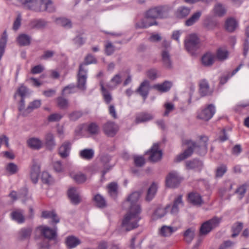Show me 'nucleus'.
<instances>
[{
    "instance_id": "nucleus-1",
    "label": "nucleus",
    "mask_w": 249,
    "mask_h": 249,
    "mask_svg": "<svg viewBox=\"0 0 249 249\" xmlns=\"http://www.w3.org/2000/svg\"><path fill=\"white\" fill-rule=\"evenodd\" d=\"M173 10V6L170 4L160 5L150 9L145 14V17L136 23L138 28H146L154 25H157L155 20L149 21L150 19H163L168 18Z\"/></svg>"
},
{
    "instance_id": "nucleus-2",
    "label": "nucleus",
    "mask_w": 249,
    "mask_h": 249,
    "mask_svg": "<svg viewBox=\"0 0 249 249\" xmlns=\"http://www.w3.org/2000/svg\"><path fill=\"white\" fill-rule=\"evenodd\" d=\"M208 140L207 137L201 136L197 142L192 140L186 141L185 144L187 145V148L177 157L176 161L178 162L188 158L191 156L194 151L200 155H205L207 150Z\"/></svg>"
},
{
    "instance_id": "nucleus-3",
    "label": "nucleus",
    "mask_w": 249,
    "mask_h": 249,
    "mask_svg": "<svg viewBox=\"0 0 249 249\" xmlns=\"http://www.w3.org/2000/svg\"><path fill=\"white\" fill-rule=\"evenodd\" d=\"M18 0L24 8L36 12L47 11L49 12H53L55 10L51 0Z\"/></svg>"
},
{
    "instance_id": "nucleus-4",
    "label": "nucleus",
    "mask_w": 249,
    "mask_h": 249,
    "mask_svg": "<svg viewBox=\"0 0 249 249\" xmlns=\"http://www.w3.org/2000/svg\"><path fill=\"white\" fill-rule=\"evenodd\" d=\"M141 209L137 207L136 210L129 209L128 212L124 216L122 221V227L127 231L132 230L139 226L138 222L141 219Z\"/></svg>"
},
{
    "instance_id": "nucleus-5",
    "label": "nucleus",
    "mask_w": 249,
    "mask_h": 249,
    "mask_svg": "<svg viewBox=\"0 0 249 249\" xmlns=\"http://www.w3.org/2000/svg\"><path fill=\"white\" fill-rule=\"evenodd\" d=\"M221 221V218L215 216L204 222L200 227L198 241L200 242L203 237L218 227Z\"/></svg>"
},
{
    "instance_id": "nucleus-6",
    "label": "nucleus",
    "mask_w": 249,
    "mask_h": 249,
    "mask_svg": "<svg viewBox=\"0 0 249 249\" xmlns=\"http://www.w3.org/2000/svg\"><path fill=\"white\" fill-rule=\"evenodd\" d=\"M199 39L196 35L193 34L189 35L185 40V46L187 51L193 53L199 47Z\"/></svg>"
},
{
    "instance_id": "nucleus-7",
    "label": "nucleus",
    "mask_w": 249,
    "mask_h": 249,
    "mask_svg": "<svg viewBox=\"0 0 249 249\" xmlns=\"http://www.w3.org/2000/svg\"><path fill=\"white\" fill-rule=\"evenodd\" d=\"M88 69L84 68V65H80L77 74V88L82 90L86 89V81L87 78Z\"/></svg>"
},
{
    "instance_id": "nucleus-8",
    "label": "nucleus",
    "mask_w": 249,
    "mask_h": 249,
    "mask_svg": "<svg viewBox=\"0 0 249 249\" xmlns=\"http://www.w3.org/2000/svg\"><path fill=\"white\" fill-rule=\"evenodd\" d=\"M141 193L139 192H134L130 195L127 197L126 200L124 203V206H129V209L136 210V208L139 207L141 209L138 201L140 197Z\"/></svg>"
},
{
    "instance_id": "nucleus-9",
    "label": "nucleus",
    "mask_w": 249,
    "mask_h": 249,
    "mask_svg": "<svg viewBox=\"0 0 249 249\" xmlns=\"http://www.w3.org/2000/svg\"><path fill=\"white\" fill-rule=\"evenodd\" d=\"M181 178L176 171L170 172L166 178V186L170 188L177 187L180 184Z\"/></svg>"
},
{
    "instance_id": "nucleus-10",
    "label": "nucleus",
    "mask_w": 249,
    "mask_h": 249,
    "mask_svg": "<svg viewBox=\"0 0 249 249\" xmlns=\"http://www.w3.org/2000/svg\"><path fill=\"white\" fill-rule=\"evenodd\" d=\"M215 112V107L213 104H210L198 114L197 117L204 121H208L213 117Z\"/></svg>"
},
{
    "instance_id": "nucleus-11",
    "label": "nucleus",
    "mask_w": 249,
    "mask_h": 249,
    "mask_svg": "<svg viewBox=\"0 0 249 249\" xmlns=\"http://www.w3.org/2000/svg\"><path fill=\"white\" fill-rule=\"evenodd\" d=\"M36 231L39 232L44 237L49 239H53L56 236L55 228L52 229L47 226H40L36 229Z\"/></svg>"
},
{
    "instance_id": "nucleus-12",
    "label": "nucleus",
    "mask_w": 249,
    "mask_h": 249,
    "mask_svg": "<svg viewBox=\"0 0 249 249\" xmlns=\"http://www.w3.org/2000/svg\"><path fill=\"white\" fill-rule=\"evenodd\" d=\"M103 131L108 137H114L119 130L118 126L114 123L108 121L103 125Z\"/></svg>"
},
{
    "instance_id": "nucleus-13",
    "label": "nucleus",
    "mask_w": 249,
    "mask_h": 249,
    "mask_svg": "<svg viewBox=\"0 0 249 249\" xmlns=\"http://www.w3.org/2000/svg\"><path fill=\"white\" fill-rule=\"evenodd\" d=\"M184 206V203L182 200V196L179 195L176 197L173 202V204L170 208V213L173 215H177L180 208Z\"/></svg>"
},
{
    "instance_id": "nucleus-14",
    "label": "nucleus",
    "mask_w": 249,
    "mask_h": 249,
    "mask_svg": "<svg viewBox=\"0 0 249 249\" xmlns=\"http://www.w3.org/2000/svg\"><path fill=\"white\" fill-rule=\"evenodd\" d=\"M151 88L150 82L147 80H145L141 83L136 91L138 92L143 98V100L145 101L148 95Z\"/></svg>"
},
{
    "instance_id": "nucleus-15",
    "label": "nucleus",
    "mask_w": 249,
    "mask_h": 249,
    "mask_svg": "<svg viewBox=\"0 0 249 249\" xmlns=\"http://www.w3.org/2000/svg\"><path fill=\"white\" fill-rule=\"evenodd\" d=\"M40 173V165L38 162L34 160L33 164L31 168L30 178L34 183L38 181V178Z\"/></svg>"
},
{
    "instance_id": "nucleus-16",
    "label": "nucleus",
    "mask_w": 249,
    "mask_h": 249,
    "mask_svg": "<svg viewBox=\"0 0 249 249\" xmlns=\"http://www.w3.org/2000/svg\"><path fill=\"white\" fill-rule=\"evenodd\" d=\"M219 26L218 21L212 16H208L203 20V26L208 31H213Z\"/></svg>"
},
{
    "instance_id": "nucleus-17",
    "label": "nucleus",
    "mask_w": 249,
    "mask_h": 249,
    "mask_svg": "<svg viewBox=\"0 0 249 249\" xmlns=\"http://www.w3.org/2000/svg\"><path fill=\"white\" fill-rule=\"evenodd\" d=\"M147 153H150L149 160L152 162H156L160 160L162 157L161 150L159 149V144L155 143L151 147L150 151Z\"/></svg>"
},
{
    "instance_id": "nucleus-18",
    "label": "nucleus",
    "mask_w": 249,
    "mask_h": 249,
    "mask_svg": "<svg viewBox=\"0 0 249 249\" xmlns=\"http://www.w3.org/2000/svg\"><path fill=\"white\" fill-rule=\"evenodd\" d=\"M111 160V157L107 154L104 155L101 157V161L103 165V169L102 170L103 177L114 166V165H110L108 164Z\"/></svg>"
},
{
    "instance_id": "nucleus-19",
    "label": "nucleus",
    "mask_w": 249,
    "mask_h": 249,
    "mask_svg": "<svg viewBox=\"0 0 249 249\" xmlns=\"http://www.w3.org/2000/svg\"><path fill=\"white\" fill-rule=\"evenodd\" d=\"M68 195L72 204L77 205L80 202L81 197L80 196V193L76 189L74 188H71L68 191Z\"/></svg>"
},
{
    "instance_id": "nucleus-20",
    "label": "nucleus",
    "mask_w": 249,
    "mask_h": 249,
    "mask_svg": "<svg viewBox=\"0 0 249 249\" xmlns=\"http://www.w3.org/2000/svg\"><path fill=\"white\" fill-rule=\"evenodd\" d=\"M161 61L163 66L167 69L172 68V61L168 51L162 50L161 53Z\"/></svg>"
},
{
    "instance_id": "nucleus-21",
    "label": "nucleus",
    "mask_w": 249,
    "mask_h": 249,
    "mask_svg": "<svg viewBox=\"0 0 249 249\" xmlns=\"http://www.w3.org/2000/svg\"><path fill=\"white\" fill-rule=\"evenodd\" d=\"M188 199L194 205L200 206L203 203L201 196L197 193L192 192L189 194Z\"/></svg>"
},
{
    "instance_id": "nucleus-22",
    "label": "nucleus",
    "mask_w": 249,
    "mask_h": 249,
    "mask_svg": "<svg viewBox=\"0 0 249 249\" xmlns=\"http://www.w3.org/2000/svg\"><path fill=\"white\" fill-rule=\"evenodd\" d=\"M173 84L172 82L165 81L161 84H155L152 88L156 89L160 92H166L170 90Z\"/></svg>"
},
{
    "instance_id": "nucleus-23",
    "label": "nucleus",
    "mask_w": 249,
    "mask_h": 249,
    "mask_svg": "<svg viewBox=\"0 0 249 249\" xmlns=\"http://www.w3.org/2000/svg\"><path fill=\"white\" fill-rule=\"evenodd\" d=\"M48 22L43 19H36L31 20L29 23V27L31 29H41L45 28Z\"/></svg>"
},
{
    "instance_id": "nucleus-24",
    "label": "nucleus",
    "mask_w": 249,
    "mask_h": 249,
    "mask_svg": "<svg viewBox=\"0 0 249 249\" xmlns=\"http://www.w3.org/2000/svg\"><path fill=\"white\" fill-rule=\"evenodd\" d=\"M27 142L29 147L35 150L40 149L43 145L42 141L40 139L36 137L29 139Z\"/></svg>"
},
{
    "instance_id": "nucleus-25",
    "label": "nucleus",
    "mask_w": 249,
    "mask_h": 249,
    "mask_svg": "<svg viewBox=\"0 0 249 249\" xmlns=\"http://www.w3.org/2000/svg\"><path fill=\"white\" fill-rule=\"evenodd\" d=\"M190 8L186 6H180L175 12V16L178 19L186 18L190 13Z\"/></svg>"
},
{
    "instance_id": "nucleus-26",
    "label": "nucleus",
    "mask_w": 249,
    "mask_h": 249,
    "mask_svg": "<svg viewBox=\"0 0 249 249\" xmlns=\"http://www.w3.org/2000/svg\"><path fill=\"white\" fill-rule=\"evenodd\" d=\"M45 144L50 150H52L54 148L56 145L54 136L53 134L48 132L45 135Z\"/></svg>"
},
{
    "instance_id": "nucleus-27",
    "label": "nucleus",
    "mask_w": 249,
    "mask_h": 249,
    "mask_svg": "<svg viewBox=\"0 0 249 249\" xmlns=\"http://www.w3.org/2000/svg\"><path fill=\"white\" fill-rule=\"evenodd\" d=\"M71 148V143L69 142H65L60 147L59 149V154L61 157L65 158L67 157Z\"/></svg>"
},
{
    "instance_id": "nucleus-28",
    "label": "nucleus",
    "mask_w": 249,
    "mask_h": 249,
    "mask_svg": "<svg viewBox=\"0 0 249 249\" xmlns=\"http://www.w3.org/2000/svg\"><path fill=\"white\" fill-rule=\"evenodd\" d=\"M202 12L201 11H197L185 21V24L187 26H191L197 22L202 15Z\"/></svg>"
},
{
    "instance_id": "nucleus-29",
    "label": "nucleus",
    "mask_w": 249,
    "mask_h": 249,
    "mask_svg": "<svg viewBox=\"0 0 249 249\" xmlns=\"http://www.w3.org/2000/svg\"><path fill=\"white\" fill-rule=\"evenodd\" d=\"M215 56L214 54L207 53L202 57L201 61L203 65L205 66H211L213 63Z\"/></svg>"
},
{
    "instance_id": "nucleus-30",
    "label": "nucleus",
    "mask_w": 249,
    "mask_h": 249,
    "mask_svg": "<svg viewBox=\"0 0 249 249\" xmlns=\"http://www.w3.org/2000/svg\"><path fill=\"white\" fill-rule=\"evenodd\" d=\"M32 232V229L26 227L21 229L18 233V237L20 240H23L30 238Z\"/></svg>"
},
{
    "instance_id": "nucleus-31",
    "label": "nucleus",
    "mask_w": 249,
    "mask_h": 249,
    "mask_svg": "<svg viewBox=\"0 0 249 249\" xmlns=\"http://www.w3.org/2000/svg\"><path fill=\"white\" fill-rule=\"evenodd\" d=\"M11 217L13 220L18 223H22L24 222L25 218L23 215V211L21 210H17L13 211L11 214Z\"/></svg>"
},
{
    "instance_id": "nucleus-32",
    "label": "nucleus",
    "mask_w": 249,
    "mask_h": 249,
    "mask_svg": "<svg viewBox=\"0 0 249 249\" xmlns=\"http://www.w3.org/2000/svg\"><path fill=\"white\" fill-rule=\"evenodd\" d=\"M153 116L149 113L142 112L138 114L136 118V124L145 122L153 119Z\"/></svg>"
},
{
    "instance_id": "nucleus-33",
    "label": "nucleus",
    "mask_w": 249,
    "mask_h": 249,
    "mask_svg": "<svg viewBox=\"0 0 249 249\" xmlns=\"http://www.w3.org/2000/svg\"><path fill=\"white\" fill-rule=\"evenodd\" d=\"M170 205H167L165 208L158 207L154 212L152 215V219L153 220H156L164 216L166 213L167 209H168Z\"/></svg>"
},
{
    "instance_id": "nucleus-34",
    "label": "nucleus",
    "mask_w": 249,
    "mask_h": 249,
    "mask_svg": "<svg viewBox=\"0 0 249 249\" xmlns=\"http://www.w3.org/2000/svg\"><path fill=\"white\" fill-rule=\"evenodd\" d=\"M229 52L223 48H219L217 50L216 53V59L220 61H223L228 58Z\"/></svg>"
},
{
    "instance_id": "nucleus-35",
    "label": "nucleus",
    "mask_w": 249,
    "mask_h": 249,
    "mask_svg": "<svg viewBox=\"0 0 249 249\" xmlns=\"http://www.w3.org/2000/svg\"><path fill=\"white\" fill-rule=\"evenodd\" d=\"M40 105L41 101L39 100H35L34 101L31 102L26 109L22 112V115L24 116L27 115L33 109L39 107Z\"/></svg>"
},
{
    "instance_id": "nucleus-36",
    "label": "nucleus",
    "mask_w": 249,
    "mask_h": 249,
    "mask_svg": "<svg viewBox=\"0 0 249 249\" xmlns=\"http://www.w3.org/2000/svg\"><path fill=\"white\" fill-rule=\"evenodd\" d=\"M157 186L155 183H153L148 188L145 199L147 201H150L155 196L157 192Z\"/></svg>"
},
{
    "instance_id": "nucleus-37",
    "label": "nucleus",
    "mask_w": 249,
    "mask_h": 249,
    "mask_svg": "<svg viewBox=\"0 0 249 249\" xmlns=\"http://www.w3.org/2000/svg\"><path fill=\"white\" fill-rule=\"evenodd\" d=\"M122 82L121 76L120 74H117L113 76L110 81V83L107 85V87L110 89H115Z\"/></svg>"
},
{
    "instance_id": "nucleus-38",
    "label": "nucleus",
    "mask_w": 249,
    "mask_h": 249,
    "mask_svg": "<svg viewBox=\"0 0 249 249\" xmlns=\"http://www.w3.org/2000/svg\"><path fill=\"white\" fill-rule=\"evenodd\" d=\"M42 217L45 218H51L53 222L56 224L59 222V218L53 211H43Z\"/></svg>"
},
{
    "instance_id": "nucleus-39",
    "label": "nucleus",
    "mask_w": 249,
    "mask_h": 249,
    "mask_svg": "<svg viewBox=\"0 0 249 249\" xmlns=\"http://www.w3.org/2000/svg\"><path fill=\"white\" fill-rule=\"evenodd\" d=\"M100 85L104 101L107 104H108L112 100V96L110 93L104 87L102 82H100Z\"/></svg>"
},
{
    "instance_id": "nucleus-40",
    "label": "nucleus",
    "mask_w": 249,
    "mask_h": 249,
    "mask_svg": "<svg viewBox=\"0 0 249 249\" xmlns=\"http://www.w3.org/2000/svg\"><path fill=\"white\" fill-rule=\"evenodd\" d=\"M17 41L20 46H27L30 44L31 37L26 34H21L18 37Z\"/></svg>"
},
{
    "instance_id": "nucleus-41",
    "label": "nucleus",
    "mask_w": 249,
    "mask_h": 249,
    "mask_svg": "<svg viewBox=\"0 0 249 249\" xmlns=\"http://www.w3.org/2000/svg\"><path fill=\"white\" fill-rule=\"evenodd\" d=\"M237 26L238 24L237 21L233 18H230L226 21V29L228 32H233L237 27Z\"/></svg>"
},
{
    "instance_id": "nucleus-42",
    "label": "nucleus",
    "mask_w": 249,
    "mask_h": 249,
    "mask_svg": "<svg viewBox=\"0 0 249 249\" xmlns=\"http://www.w3.org/2000/svg\"><path fill=\"white\" fill-rule=\"evenodd\" d=\"M7 35L6 31H4L0 39V60L4 53L5 48L7 43Z\"/></svg>"
},
{
    "instance_id": "nucleus-43",
    "label": "nucleus",
    "mask_w": 249,
    "mask_h": 249,
    "mask_svg": "<svg viewBox=\"0 0 249 249\" xmlns=\"http://www.w3.org/2000/svg\"><path fill=\"white\" fill-rule=\"evenodd\" d=\"M199 92L202 96L208 95L210 93L209 85L206 80H202L200 82L199 84Z\"/></svg>"
},
{
    "instance_id": "nucleus-44",
    "label": "nucleus",
    "mask_w": 249,
    "mask_h": 249,
    "mask_svg": "<svg viewBox=\"0 0 249 249\" xmlns=\"http://www.w3.org/2000/svg\"><path fill=\"white\" fill-rule=\"evenodd\" d=\"M66 245L69 249L76 247L80 244V241L74 236H69L67 238Z\"/></svg>"
},
{
    "instance_id": "nucleus-45",
    "label": "nucleus",
    "mask_w": 249,
    "mask_h": 249,
    "mask_svg": "<svg viewBox=\"0 0 249 249\" xmlns=\"http://www.w3.org/2000/svg\"><path fill=\"white\" fill-rule=\"evenodd\" d=\"M108 193L113 198H115L118 194V185L116 182H111L107 185Z\"/></svg>"
},
{
    "instance_id": "nucleus-46",
    "label": "nucleus",
    "mask_w": 249,
    "mask_h": 249,
    "mask_svg": "<svg viewBox=\"0 0 249 249\" xmlns=\"http://www.w3.org/2000/svg\"><path fill=\"white\" fill-rule=\"evenodd\" d=\"M186 166L188 169L200 168L202 166V163L199 160H193L187 161Z\"/></svg>"
},
{
    "instance_id": "nucleus-47",
    "label": "nucleus",
    "mask_w": 249,
    "mask_h": 249,
    "mask_svg": "<svg viewBox=\"0 0 249 249\" xmlns=\"http://www.w3.org/2000/svg\"><path fill=\"white\" fill-rule=\"evenodd\" d=\"M80 157L85 160H90L94 156V151L91 149H85L80 152Z\"/></svg>"
},
{
    "instance_id": "nucleus-48",
    "label": "nucleus",
    "mask_w": 249,
    "mask_h": 249,
    "mask_svg": "<svg viewBox=\"0 0 249 249\" xmlns=\"http://www.w3.org/2000/svg\"><path fill=\"white\" fill-rule=\"evenodd\" d=\"M213 11L214 14L218 17H222L226 13V9L221 3H218L215 5Z\"/></svg>"
},
{
    "instance_id": "nucleus-49",
    "label": "nucleus",
    "mask_w": 249,
    "mask_h": 249,
    "mask_svg": "<svg viewBox=\"0 0 249 249\" xmlns=\"http://www.w3.org/2000/svg\"><path fill=\"white\" fill-rule=\"evenodd\" d=\"M94 200L97 207L103 208L107 206L105 198L100 195L97 194L94 197Z\"/></svg>"
},
{
    "instance_id": "nucleus-50",
    "label": "nucleus",
    "mask_w": 249,
    "mask_h": 249,
    "mask_svg": "<svg viewBox=\"0 0 249 249\" xmlns=\"http://www.w3.org/2000/svg\"><path fill=\"white\" fill-rule=\"evenodd\" d=\"M176 229L171 226H163L160 230V234L163 236H170Z\"/></svg>"
},
{
    "instance_id": "nucleus-51",
    "label": "nucleus",
    "mask_w": 249,
    "mask_h": 249,
    "mask_svg": "<svg viewBox=\"0 0 249 249\" xmlns=\"http://www.w3.org/2000/svg\"><path fill=\"white\" fill-rule=\"evenodd\" d=\"M70 176L78 183H83L86 180V177L85 175L80 173L75 174L71 173Z\"/></svg>"
},
{
    "instance_id": "nucleus-52",
    "label": "nucleus",
    "mask_w": 249,
    "mask_h": 249,
    "mask_svg": "<svg viewBox=\"0 0 249 249\" xmlns=\"http://www.w3.org/2000/svg\"><path fill=\"white\" fill-rule=\"evenodd\" d=\"M99 131V126L95 123H91L88 125L87 131L91 135H97Z\"/></svg>"
},
{
    "instance_id": "nucleus-53",
    "label": "nucleus",
    "mask_w": 249,
    "mask_h": 249,
    "mask_svg": "<svg viewBox=\"0 0 249 249\" xmlns=\"http://www.w3.org/2000/svg\"><path fill=\"white\" fill-rule=\"evenodd\" d=\"M243 228V223L241 222H237L235 223L232 227V231L233 233L231 235V237H235L237 236Z\"/></svg>"
},
{
    "instance_id": "nucleus-54",
    "label": "nucleus",
    "mask_w": 249,
    "mask_h": 249,
    "mask_svg": "<svg viewBox=\"0 0 249 249\" xmlns=\"http://www.w3.org/2000/svg\"><path fill=\"white\" fill-rule=\"evenodd\" d=\"M57 106L61 109L67 108L69 106L68 100L62 97H58L56 99Z\"/></svg>"
},
{
    "instance_id": "nucleus-55",
    "label": "nucleus",
    "mask_w": 249,
    "mask_h": 249,
    "mask_svg": "<svg viewBox=\"0 0 249 249\" xmlns=\"http://www.w3.org/2000/svg\"><path fill=\"white\" fill-rule=\"evenodd\" d=\"M57 23L63 26V27L70 29L72 27L71 21L66 18H59L57 19Z\"/></svg>"
},
{
    "instance_id": "nucleus-56",
    "label": "nucleus",
    "mask_w": 249,
    "mask_h": 249,
    "mask_svg": "<svg viewBox=\"0 0 249 249\" xmlns=\"http://www.w3.org/2000/svg\"><path fill=\"white\" fill-rule=\"evenodd\" d=\"M28 92L27 88L23 85L20 86L15 93L14 97L16 98L17 95L21 97V99H24L26 95Z\"/></svg>"
},
{
    "instance_id": "nucleus-57",
    "label": "nucleus",
    "mask_w": 249,
    "mask_h": 249,
    "mask_svg": "<svg viewBox=\"0 0 249 249\" xmlns=\"http://www.w3.org/2000/svg\"><path fill=\"white\" fill-rule=\"evenodd\" d=\"M96 63L97 60L91 54H89L86 56L84 62L80 65H84V67L86 68L88 65Z\"/></svg>"
},
{
    "instance_id": "nucleus-58",
    "label": "nucleus",
    "mask_w": 249,
    "mask_h": 249,
    "mask_svg": "<svg viewBox=\"0 0 249 249\" xmlns=\"http://www.w3.org/2000/svg\"><path fill=\"white\" fill-rule=\"evenodd\" d=\"M227 167L225 165L222 164L218 166L215 172V177L216 178H221L227 171Z\"/></svg>"
},
{
    "instance_id": "nucleus-59",
    "label": "nucleus",
    "mask_w": 249,
    "mask_h": 249,
    "mask_svg": "<svg viewBox=\"0 0 249 249\" xmlns=\"http://www.w3.org/2000/svg\"><path fill=\"white\" fill-rule=\"evenodd\" d=\"M195 236L194 231L190 229H188L184 233V238L186 242L190 243Z\"/></svg>"
},
{
    "instance_id": "nucleus-60",
    "label": "nucleus",
    "mask_w": 249,
    "mask_h": 249,
    "mask_svg": "<svg viewBox=\"0 0 249 249\" xmlns=\"http://www.w3.org/2000/svg\"><path fill=\"white\" fill-rule=\"evenodd\" d=\"M41 180L44 183L49 184L52 181V178L47 172H43L41 176Z\"/></svg>"
},
{
    "instance_id": "nucleus-61",
    "label": "nucleus",
    "mask_w": 249,
    "mask_h": 249,
    "mask_svg": "<svg viewBox=\"0 0 249 249\" xmlns=\"http://www.w3.org/2000/svg\"><path fill=\"white\" fill-rule=\"evenodd\" d=\"M6 170L11 174H16L18 171V167L16 164L14 163H10L6 166Z\"/></svg>"
},
{
    "instance_id": "nucleus-62",
    "label": "nucleus",
    "mask_w": 249,
    "mask_h": 249,
    "mask_svg": "<svg viewBox=\"0 0 249 249\" xmlns=\"http://www.w3.org/2000/svg\"><path fill=\"white\" fill-rule=\"evenodd\" d=\"M75 87L74 85H69L65 87L62 92V95H67L75 92Z\"/></svg>"
},
{
    "instance_id": "nucleus-63",
    "label": "nucleus",
    "mask_w": 249,
    "mask_h": 249,
    "mask_svg": "<svg viewBox=\"0 0 249 249\" xmlns=\"http://www.w3.org/2000/svg\"><path fill=\"white\" fill-rule=\"evenodd\" d=\"M164 107L165 108V111L163 114V115L165 116H168L169 113L175 109L174 104L171 103L167 102L165 103Z\"/></svg>"
},
{
    "instance_id": "nucleus-64",
    "label": "nucleus",
    "mask_w": 249,
    "mask_h": 249,
    "mask_svg": "<svg viewBox=\"0 0 249 249\" xmlns=\"http://www.w3.org/2000/svg\"><path fill=\"white\" fill-rule=\"evenodd\" d=\"M134 160L135 164L138 167H141L145 163L144 159L142 156H135Z\"/></svg>"
}]
</instances>
